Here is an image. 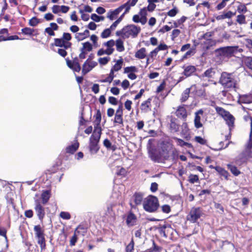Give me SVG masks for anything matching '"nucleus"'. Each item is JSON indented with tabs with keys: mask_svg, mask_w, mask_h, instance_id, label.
Returning <instances> with one entry per match:
<instances>
[{
	"mask_svg": "<svg viewBox=\"0 0 252 252\" xmlns=\"http://www.w3.org/2000/svg\"><path fill=\"white\" fill-rule=\"evenodd\" d=\"M223 119L226 121L230 129L233 127L234 126L235 118L232 114L229 113Z\"/></svg>",
	"mask_w": 252,
	"mask_h": 252,
	"instance_id": "nucleus-29",
	"label": "nucleus"
},
{
	"mask_svg": "<svg viewBox=\"0 0 252 252\" xmlns=\"http://www.w3.org/2000/svg\"><path fill=\"white\" fill-rule=\"evenodd\" d=\"M194 140L197 143H198L201 145H206L207 144V140L199 136H195L194 137Z\"/></svg>",
	"mask_w": 252,
	"mask_h": 252,
	"instance_id": "nucleus-60",
	"label": "nucleus"
},
{
	"mask_svg": "<svg viewBox=\"0 0 252 252\" xmlns=\"http://www.w3.org/2000/svg\"><path fill=\"white\" fill-rule=\"evenodd\" d=\"M102 134L100 128H96L89 138L88 149L91 155L96 154L100 149L99 142Z\"/></svg>",
	"mask_w": 252,
	"mask_h": 252,
	"instance_id": "nucleus-2",
	"label": "nucleus"
},
{
	"mask_svg": "<svg viewBox=\"0 0 252 252\" xmlns=\"http://www.w3.org/2000/svg\"><path fill=\"white\" fill-rule=\"evenodd\" d=\"M247 10V7L245 4H241L237 7V11L240 13H245Z\"/></svg>",
	"mask_w": 252,
	"mask_h": 252,
	"instance_id": "nucleus-61",
	"label": "nucleus"
},
{
	"mask_svg": "<svg viewBox=\"0 0 252 252\" xmlns=\"http://www.w3.org/2000/svg\"><path fill=\"white\" fill-rule=\"evenodd\" d=\"M133 202L130 201L129 203L131 210H138V206L143 205L144 201V194L140 192H135L132 197Z\"/></svg>",
	"mask_w": 252,
	"mask_h": 252,
	"instance_id": "nucleus-7",
	"label": "nucleus"
},
{
	"mask_svg": "<svg viewBox=\"0 0 252 252\" xmlns=\"http://www.w3.org/2000/svg\"><path fill=\"white\" fill-rule=\"evenodd\" d=\"M123 59L121 57L120 59L117 61L116 63L112 67L111 69L115 72L121 69L123 64Z\"/></svg>",
	"mask_w": 252,
	"mask_h": 252,
	"instance_id": "nucleus-35",
	"label": "nucleus"
},
{
	"mask_svg": "<svg viewBox=\"0 0 252 252\" xmlns=\"http://www.w3.org/2000/svg\"><path fill=\"white\" fill-rule=\"evenodd\" d=\"M134 242L133 239L132 238L130 243L126 246V252H133L134 251Z\"/></svg>",
	"mask_w": 252,
	"mask_h": 252,
	"instance_id": "nucleus-50",
	"label": "nucleus"
},
{
	"mask_svg": "<svg viewBox=\"0 0 252 252\" xmlns=\"http://www.w3.org/2000/svg\"><path fill=\"white\" fill-rule=\"evenodd\" d=\"M219 83L226 89L236 88L237 81L233 73L222 72L219 79Z\"/></svg>",
	"mask_w": 252,
	"mask_h": 252,
	"instance_id": "nucleus-4",
	"label": "nucleus"
},
{
	"mask_svg": "<svg viewBox=\"0 0 252 252\" xmlns=\"http://www.w3.org/2000/svg\"><path fill=\"white\" fill-rule=\"evenodd\" d=\"M152 99L149 98L147 100L143 101L140 105V109L144 113H148L151 111Z\"/></svg>",
	"mask_w": 252,
	"mask_h": 252,
	"instance_id": "nucleus-19",
	"label": "nucleus"
},
{
	"mask_svg": "<svg viewBox=\"0 0 252 252\" xmlns=\"http://www.w3.org/2000/svg\"><path fill=\"white\" fill-rule=\"evenodd\" d=\"M204 111L200 109L195 112V117L194 119V127L197 128H200L203 127V124L201 123V117L204 116Z\"/></svg>",
	"mask_w": 252,
	"mask_h": 252,
	"instance_id": "nucleus-11",
	"label": "nucleus"
},
{
	"mask_svg": "<svg viewBox=\"0 0 252 252\" xmlns=\"http://www.w3.org/2000/svg\"><path fill=\"white\" fill-rule=\"evenodd\" d=\"M215 170L220 176L223 177L226 180H228V177L230 176L229 173L224 168L220 166H216Z\"/></svg>",
	"mask_w": 252,
	"mask_h": 252,
	"instance_id": "nucleus-25",
	"label": "nucleus"
},
{
	"mask_svg": "<svg viewBox=\"0 0 252 252\" xmlns=\"http://www.w3.org/2000/svg\"><path fill=\"white\" fill-rule=\"evenodd\" d=\"M203 214L201 207H193L187 216V220L191 223H195Z\"/></svg>",
	"mask_w": 252,
	"mask_h": 252,
	"instance_id": "nucleus-6",
	"label": "nucleus"
},
{
	"mask_svg": "<svg viewBox=\"0 0 252 252\" xmlns=\"http://www.w3.org/2000/svg\"><path fill=\"white\" fill-rule=\"evenodd\" d=\"M36 237H39L45 236L44 230L40 224L36 225L33 227Z\"/></svg>",
	"mask_w": 252,
	"mask_h": 252,
	"instance_id": "nucleus-31",
	"label": "nucleus"
},
{
	"mask_svg": "<svg viewBox=\"0 0 252 252\" xmlns=\"http://www.w3.org/2000/svg\"><path fill=\"white\" fill-rule=\"evenodd\" d=\"M239 99L243 103H250L252 101V96L251 94L240 95Z\"/></svg>",
	"mask_w": 252,
	"mask_h": 252,
	"instance_id": "nucleus-34",
	"label": "nucleus"
},
{
	"mask_svg": "<svg viewBox=\"0 0 252 252\" xmlns=\"http://www.w3.org/2000/svg\"><path fill=\"white\" fill-rule=\"evenodd\" d=\"M240 156V160L246 162L249 158H252V151L245 148L241 153Z\"/></svg>",
	"mask_w": 252,
	"mask_h": 252,
	"instance_id": "nucleus-22",
	"label": "nucleus"
},
{
	"mask_svg": "<svg viewBox=\"0 0 252 252\" xmlns=\"http://www.w3.org/2000/svg\"><path fill=\"white\" fill-rule=\"evenodd\" d=\"M90 35V32L88 30H85L83 32H79L76 35V38L78 41H81L88 37Z\"/></svg>",
	"mask_w": 252,
	"mask_h": 252,
	"instance_id": "nucleus-33",
	"label": "nucleus"
},
{
	"mask_svg": "<svg viewBox=\"0 0 252 252\" xmlns=\"http://www.w3.org/2000/svg\"><path fill=\"white\" fill-rule=\"evenodd\" d=\"M175 115L179 119L186 121L188 116L185 105L183 104L178 107L175 112Z\"/></svg>",
	"mask_w": 252,
	"mask_h": 252,
	"instance_id": "nucleus-13",
	"label": "nucleus"
},
{
	"mask_svg": "<svg viewBox=\"0 0 252 252\" xmlns=\"http://www.w3.org/2000/svg\"><path fill=\"white\" fill-rule=\"evenodd\" d=\"M215 72L214 69L212 67L207 69L201 76L200 77H207L208 78H211L215 75Z\"/></svg>",
	"mask_w": 252,
	"mask_h": 252,
	"instance_id": "nucleus-38",
	"label": "nucleus"
},
{
	"mask_svg": "<svg viewBox=\"0 0 252 252\" xmlns=\"http://www.w3.org/2000/svg\"><path fill=\"white\" fill-rule=\"evenodd\" d=\"M94 117L95 118L94 123L95 124V126H94V129H95V128L96 129L99 128L102 130V128L100 126V122L101 121V114L100 111L99 110H97L96 111V113L95 115L94 116Z\"/></svg>",
	"mask_w": 252,
	"mask_h": 252,
	"instance_id": "nucleus-27",
	"label": "nucleus"
},
{
	"mask_svg": "<svg viewBox=\"0 0 252 252\" xmlns=\"http://www.w3.org/2000/svg\"><path fill=\"white\" fill-rule=\"evenodd\" d=\"M236 21L240 25L246 24V16L243 14L237 15Z\"/></svg>",
	"mask_w": 252,
	"mask_h": 252,
	"instance_id": "nucleus-51",
	"label": "nucleus"
},
{
	"mask_svg": "<svg viewBox=\"0 0 252 252\" xmlns=\"http://www.w3.org/2000/svg\"><path fill=\"white\" fill-rule=\"evenodd\" d=\"M181 33V31L179 29H174L172 31L171 34V38L172 41L177 37Z\"/></svg>",
	"mask_w": 252,
	"mask_h": 252,
	"instance_id": "nucleus-58",
	"label": "nucleus"
},
{
	"mask_svg": "<svg viewBox=\"0 0 252 252\" xmlns=\"http://www.w3.org/2000/svg\"><path fill=\"white\" fill-rule=\"evenodd\" d=\"M93 45L89 41L82 43V47L80 49L81 53L79 55V57L81 59H84L86 58V55L88 52L92 51Z\"/></svg>",
	"mask_w": 252,
	"mask_h": 252,
	"instance_id": "nucleus-12",
	"label": "nucleus"
},
{
	"mask_svg": "<svg viewBox=\"0 0 252 252\" xmlns=\"http://www.w3.org/2000/svg\"><path fill=\"white\" fill-rule=\"evenodd\" d=\"M138 71L137 68L135 66H127L124 68V73H135Z\"/></svg>",
	"mask_w": 252,
	"mask_h": 252,
	"instance_id": "nucleus-48",
	"label": "nucleus"
},
{
	"mask_svg": "<svg viewBox=\"0 0 252 252\" xmlns=\"http://www.w3.org/2000/svg\"><path fill=\"white\" fill-rule=\"evenodd\" d=\"M126 174L127 171L125 168L121 166H117V171L116 173V174L117 176L125 177L126 175Z\"/></svg>",
	"mask_w": 252,
	"mask_h": 252,
	"instance_id": "nucleus-46",
	"label": "nucleus"
},
{
	"mask_svg": "<svg viewBox=\"0 0 252 252\" xmlns=\"http://www.w3.org/2000/svg\"><path fill=\"white\" fill-rule=\"evenodd\" d=\"M226 166L228 169L230 171L234 176H237L241 174V171L235 165L232 164H227Z\"/></svg>",
	"mask_w": 252,
	"mask_h": 252,
	"instance_id": "nucleus-32",
	"label": "nucleus"
},
{
	"mask_svg": "<svg viewBox=\"0 0 252 252\" xmlns=\"http://www.w3.org/2000/svg\"><path fill=\"white\" fill-rule=\"evenodd\" d=\"M216 112L221 116H222L223 118L226 116L227 114L229 112L227 111H226L222 107L217 106L216 107Z\"/></svg>",
	"mask_w": 252,
	"mask_h": 252,
	"instance_id": "nucleus-45",
	"label": "nucleus"
},
{
	"mask_svg": "<svg viewBox=\"0 0 252 252\" xmlns=\"http://www.w3.org/2000/svg\"><path fill=\"white\" fill-rule=\"evenodd\" d=\"M235 15L236 12H233L231 11H228L225 13H223L222 14L216 16V19L217 20H221L226 18L230 19Z\"/></svg>",
	"mask_w": 252,
	"mask_h": 252,
	"instance_id": "nucleus-30",
	"label": "nucleus"
},
{
	"mask_svg": "<svg viewBox=\"0 0 252 252\" xmlns=\"http://www.w3.org/2000/svg\"><path fill=\"white\" fill-rule=\"evenodd\" d=\"M124 14H122L110 26L111 30H114L118 25L122 21L124 17Z\"/></svg>",
	"mask_w": 252,
	"mask_h": 252,
	"instance_id": "nucleus-52",
	"label": "nucleus"
},
{
	"mask_svg": "<svg viewBox=\"0 0 252 252\" xmlns=\"http://www.w3.org/2000/svg\"><path fill=\"white\" fill-rule=\"evenodd\" d=\"M159 207V201L156 196L149 195L144 198L143 208L146 212L150 213H155L157 211Z\"/></svg>",
	"mask_w": 252,
	"mask_h": 252,
	"instance_id": "nucleus-5",
	"label": "nucleus"
},
{
	"mask_svg": "<svg viewBox=\"0 0 252 252\" xmlns=\"http://www.w3.org/2000/svg\"><path fill=\"white\" fill-rule=\"evenodd\" d=\"M189 181L191 184H194L199 181V177L197 175L190 174L189 177Z\"/></svg>",
	"mask_w": 252,
	"mask_h": 252,
	"instance_id": "nucleus-56",
	"label": "nucleus"
},
{
	"mask_svg": "<svg viewBox=\"0 0 252 252\" xmlns=\"http://www.w3.org/2000/svg\"><path fill=\"white\" fill-rule=\"evenodd\" d=\"M72 43L70 42H64L62 38H55L54 43L52 45L57 47H63L65 49H68L71 47Z\"/></svg>",
	"mask_w": 252,
	"mask_h": 252,
	"instance_id": "nucleus-17",
	"label": "nucleus"
},
{
	"mask_svg": "<svg viewBox=\"0 0 252 252\" xmlns=\"http://www.w3.org/2000/svg\"><path fill=\"white\" fill-rule=\"evenodd\" d=\"M111 29L110 27L105 29L101 33V37L103 38H106L110 36L111 33Z\"/></svg>",
	"mask_w": 252,
	"mask_h": 252,
	"instance_id": "nucleus-54",
	"label": "nucleus"
},
{
	"mask_svg": "<svg viewBox=\"0 0 252 252\" xmlns=\"http://www.w3.org/2000/svg\"><path fill=\"white\" fill-rule=\"evenodd\" d=\"M36 238L37 239V243L39 245L41 250L44 251L46 247L45 236Z\"/></svg>",
	"mask_w": 252,
	"mask_h": 252,
	"instance_id": "nucleus-36",
	"label": "nucleus"
},
{
	"mask_svg": "<svg viewBox=\"0 0 252 252\" xmlns=\"http://www.w3.org/2000/svg\"><path fill=\"white\" fill-rule=\"evenodd\" d=\"M67 66L74 71L80 72L81 67L79 63V60L77 57L73 59V61H70L68 58L65 59Z\"/></svg>",
	"mask_w": 252,
	"mask_h": 252,
	"instance_id": "nucleus-10",
	"label": "nucleus"
},
{
	"mask_svg": "<svg viewBox=\"0 0 252 252\" xmlns=\"http://www.w3.org/2000/svg\"><path fill=\"white\" fill-rule=\"evenodd\" d=\"M117 50L119 52H123L125 50L123 41L120 39H117L116 41Z\"/></svg>",
	"mask_w": 252,
	"mask_h": 252,
	"instance_id": "nucleus-44",
	"label": "nucleus"
},
{
	"mask_svg": "<svg viewBox=\"0 0 252 252\" xmlns=\"http://www.w3.org/2000/svg\"><path fill=\"white\" fill-rule=\"evenodd\" d=\"M51 197V191L50 190H44L41 194V202L43 205L46 204Z\"/></svg>",
	"mask_w": 252,
	"mask_h": 252,
	"instance_id": "nucleus-26",
	"label": "nucleus"
},
{
	"mask_svg": "<svg viewBox=\"0 0 252 252\" xmlns=\"http://www.w3.org/2000/svg\"><path fill=\"white\" fill-rule=\"evenodd\" d=\"M89 62V59H87L83 65V68L82 69V73L83 75H85L88 73L89 71H90L94 67L97 65V63L95 62H91L88 63V65L89 66L88 69H86V66H87V63Z\"/></svg>",
	"mask_w": 252,
	"mask_h": 252,
	"instance_id": "nucleus-20",
	"label": "nucleus"
},
{
	"mask_svg": "<svg viewBox=\"0 0 252 252\" xmlns=\"http://www.w3.org/2000/svg\"><path fill=\"white\" fill-rule=\"evenodd\" d=\"M238 48V46H226L216 49L214 51L216 58L219 60L230 58L237 53Z\"/></svg>",
	"mask_w": 252,
	"mask_h": 252,
	"instance_id": "nucleus-3",
	"label": "nucleus"
},
{
	"mask_svg": "<svg viewBox=\"0 0 252 252\" xmlns=\"http://www.w3.org/2000/svg\"><path fill=\"white\" fill-rule=\"evenodd\" d=\"M41 202L40 198L34 199V210L37 218L41 222H42L45 216V209Z\"/></svg>",
	"mask_w": 252,
	"mask_h": 252,
	"instance_id": "nucleus-8",
	"label": "nucleus"
},
{
	"mask_svg": "<svg viewBox=\"0 0 252 252\" xmlns=\"http://www.w3.org/2000/svg\"><path fill=\"white\" fill-rule=\"evenodd\" d=\"M103 144L104 146L107 149H111L113 151H115L116 149V146L112 145L111 142L107 138H106L104 140Z\"/></svg>",
	"mask_w": 252,
	"mask_h": 252,
	"instance_id": "nucleus-41",
	"label": "nucleus"
},
{
	"mask_svg": "<svg viewBox=\"0 0 252 252\" xmlns=\"http://www.w3.org/2000/svg\"><path fill=\"white\" fill-rule=\"evenodd\" d=\"M60 217L63 220H69L71 218L70 214L67 212H61Z\"/></svg>",
	"mask_w": 252,
	"mask_h": 252,
	"instance_id": "nucleus-62",
	"label": "nucleus"
},
{
	"mask_svg": "<svg viewBox=\"0 0 252 252\" xmlns=\"http://www.w3.org/2000/svg\"><path fill=\"white\" fill-rule=\"evenodd\" d=\"M123 116L121 115L115 114L114 118V123L118 124H123Z\"/></svg>",
	"mask_w": 252,
	"mask_h": 252,
	"instance_id": "nucleus-59",
	"label": "nucleus"
},
{
	"mask_svg": "<svg viewBox=\"0 0 252 252\" xmlns=\"http://www.w3.org/2000/svg\"><path fill=\"white\" fill-rule=\"evenodd\" d=\"M129 2H130V0H129L126 2L125 3L121 5V6H120L119 7V8H121V11H122L123 9H124V8L125 9L124 12L122 14H124V16L125 15V14L127 13L129 11V10L130 9V7L132 6L129 4Z\"/></svg>",
	"mask_w": 252,
	"mask_h": 252,
	"instance_id": "nucleus-42",
	"label": "nucleus"
},
{
	"mask_svg": "<svg viewBox=\"0 0 252 252\" xmlns=\"http://www.w3.org/2000/svg\"><path fill=\"white\" fill-rule=\"evenodd\" d=\"M40 23L39 19L36 17H33L29 21V25L32 27L36 26Z\"/></svg>",
	"mask_w": 252,
	"mask_h": 252,
	"instance_id": "nucleus-53",
	"label": "nucleus"
},
{
	"mask_svg": "<svg viewBox=\"0 0 252 252\" xmlns=\"http://www.w3.org/2000/svg\"><path fill=\"white\" fill-rule=\"evenodd\" d=\"M181 127H182L181 134H182L183 135L187 134L189 132V128L188 127V124L186 122L183 123Z\"/></svg>",
	"mask_w": 252,
	"mask_h": 252,
	"instance_id": "nucleus-55",
	"label": "nucleus"
},
{
	"mask_svg": "<svg viewBox=\"0 0 252 252\" xmlns=\"http://www.w3.org/2000/svg\"><path fill=\"white\" fill-rule=\"evenodd\" d=\"M189 94L190 88H187L182 94L180 101L181 102H184L187 101L189 96Z\"/></svg>",
	"mask_w": 252,
	"mask_h": 252,
	"instance_id": "nucleus-40",
	"label": "nucleus"
},
{
	"mask_svg": "<svg viewBox=\"0 0 252 252\" xmlns=\"http://www.w3.org/2000/svg\"><path fill=\"white\" fill-rule=\"evenodd\" d=\"M79 146L80 143L78 141L77 138L76 137L74 141V143L65 148V153L67 154L73 155L78 150Z\"/></svg>",
	"mask_w": 252,
	"mask_h": 252,
	"instance_id": "nucleus-16",
	"label": "nucleus"
},
{
	"mask_svg": "<svg viewBox=\"0 0 252 252\" xmlns=\"http://www.w3.org/2000/svg\"><path fill=\"white\" fill-rule=\"evenodd\" d=\"M178 12V9L177 7H174L170 10L167 13V15L170 17H173L176 16Z\"/></svg>",
	"mask_w": 252,
	"mask_h": 252,
	"instance_id": "nucleus-63",
	"label": "nucleus"
},
{
	"mask_svg": "<svg viewBox=\"0 0 252 252\" xmlns=\"http://www.w3.org/2000/svg\"><path fill=\"white\" fill-rule=\"evenodd\" d=\"M173 139L177 142V145L178 146H180L182 147L185 146L188 148L192 147L191 144L186 142L180 138L177 137H174Z\"/></svg>",
	"mask_w": 252,
	"mask_h": 252,
	"instance_id": "nucleus-37",
	"label": "nucleus"
},
{
	"mask_svg": "<svg viewBox=\"0 0 252 252\" xmlns=\"http://www.w3.org/2000/svg\"><path fill=\"white\" fill-rule=\"evenodd\" d=\"M87 227L84 224H79L75 230V233L78 234L80 232L86 233L87 231Z\"/></svg>",
	"mask_w": 252,
	"mask_h": 252,
	"instance_id": "nucleus-47",
	"label": "nucleus"
},
{
	"mask_svg": "<svg viewBox=\"0 0 252 252\" xmlns=\"http://www.w3.org/2000/svg\"><path fill=\"white\" fill-rule=\"evenodd\" d=\"M21 33L24 35L29 36H36L39 34L38 29H32L29 27L22 29Z\"/></svg>",
	"mask_w": 252,
	"mask_h": 252,
	"instance_id": "nucleus-21",
	"label": "nucleus"
},
{
	"mask_svg": "<svg viewBox=\"0 0 252 252\" xmlns=\"http://www.w3.org/2000/svg\"><path fill=\"white\" fill-rule=\"evenodd\" d=\"M141 30L140 27L134 24H130L124 26L121 30L117 31L116 34L124 39L129 37L135 38L138 36Z\"/></svg>",
	"mask_w": 252,
	"mask_h": 252,
	"instance_id": "nucleus-1",
	"label": "nucleus"
},
{
	"mask_svg": "<svg viewBox=\"0 0 252 252\" xmlns=\"http://www.w3.org/2000/svg\"><path fill=\"white\" fill-rule=\"evenodd\" d=\"M110 58L108 57L100 58L98 59V62L100 64L105 65L109 62V61H110Z\"/></svg>",
	"mask_w": 252,
	"mask_h": 252,
	"instance_id": "nucleus-64",
	"label": "nucleus"
},
{
	"mask_svg": "<svg viewBox=\"0 0 252 252\" xmlns=\"http://www.w3.org/2000/svg\"><path fill=\"white\" fill-rule=\"evenodd\" d=\"M61 161H60L59 164H54L50 168L46 171V174L51 175L56 173L59 170V166L61 165Z\"/></svg>",
	"mask_w": 252,
	"mask_h": 252,
	"instance_id": "nucleus-39",
	"label": "nucleus"
},
{
	"mask_svg": "<svg viewBox=\"0 0 252 252\" xmlns=\"http://www.w3.org/2000/svg\"><path fill=\"white\" fill-rule=\"evenodd\" d=\"M144 20V18L140 17L139 15L138 14L133 15L132 17V21L134 23H141L142 25H145L146 23V22Z\"/></svg>",
	"mask_w": 252,
	"mask_h": 252,
	"instance_id": "nucleus-49",
	"label": "nucleus"
},
{
	"mask_svg": "<svg viewBox=\"0 0 252 252\" xmlns=\"http://www.w3.org/2000/svg\"><path fill=\"white\" fill-rule=\"evenodd\" d=\"M147 56V50L145 47H142L138 50L134 55L135 58L139 60L144 59Z\"/></svg>",
	"mask_w": 252,
	"mask_h": 252,
	"instance_id": "nucleus-24",
	"label": "nucleus"
},
{
	"mask_svg": "<svg viewBox=\"0 0 252 252\" xmlns=\"http://www.w3.org/2000/svg\"><path fill=\"white\" fill-rule=\"evenodd\" d=\"M161 248L156 244L155 242L153 241V246L145 250L144 252H159Z\"/></svg>",
	"mask_w": 252,
	"mask_h": 252,
	"instance_id": "nucleus-43",
	"label": "nucleus"
},
{
	"mask_svg": "<svg viewBox=\"0 0 252 252\" xmlns=\"http://www.w3.org/2000/svg\"><path fill=\"white\" fill-rule=\"evenodd\" d=\"M121 8L118 7L117 8L114 10H110L107 12L106 17L108 18L110 20L113 21L117 18V16L121 12Z\"/></svg>",
	"mask_w": 252,
	"mask_h": 252,
	"instance_id": "nucleus-23",
	"label": "nucleus"
},
{
	"mask_svg": "<svg viewBox=\"0 0 252 252\" xmlns=\"http://www.w3.org/2000/svg\"><path fill=\"white\" fill-rule=\"evenodd\" d=\"M157 229L160 235L165 238H167L173 234V228L169 224H164L163 225L159 224Z\"/></svg>",
	"mask_w": 252,
	"mask_h": 252,
	"instance_id": "nucleus-9",
	"label": "nucleus"
},
{
	"mask_svg": "<svg viewBox=\"0 0 252 252\" xmlns=\"http://www.w3.org/2000/svg\"><path fill=\"white\" fill-rule=\"evenodd\" d=\"M182 68L184 71L182 73L186 77H189L194 75L196 71V67L192 65H183Z\"/></svg>",
	"mask_w": 252,
	"mask_h": 252,
	"instance_id": "nucleus-15",
	"label": "nucleus"
},
{
	"mask_svg": "<svg viewBox=\"0 0 252 252\" xmlns=\"http://www.w3.org/2000/svg\"><path fill=\"white\" fill-rule=\"evenodd\" d=\"M169 128L171 131L178 132L179 130V125L178 123V120L172 116L170 117Z\"/></svg>",
	"mask_w": 252,
	"mask_h": 252,
	"instance_id": "nucleus-18",
	"label": "nucleus"
},
{
	"mask_svg": "<svg viewBox=\"0 0 252 252\" xmlns=\"http://www.w3.org/2000/svg\"><path fill=\"white\" fill-rule=\"evenodd\" d=\"M132 210L131 209H130L126 219V224L128 227L136 225L137 220V217L133 213Z\"/></svg>",
	"mask_w": 252,
	"mask_h": 252,
	"instance_id": "nucleus-14",
	"label": "nucleus"
},
{
	"mask_svg": "<svg viewBox=\"0 0 252 252\" xmlns=\"http://www.w3.org/2000/svg\"><path fill=\"white\" fill-rule=\"evenodd\" d=\"M246 65L250 69L252 70V57H247L244 60Z\"/></svg>",
	"mask_w": 252,
	"mask_h": 252,
	"instance_id": "nucleus-57",
	"label": "nucleus"
},
{
	"mask_svg": "<svg viewBox=\"0 0 252 252\" xmlns=\"http://www.w3.org/2000/svg\"><path fill=\"white\" fill-rule=\"evenodd\" d=\"M216 41L213 39H207L203 41L202 45L203 48L206 50L210 49L211 47L214 46L216 44Z\"/></svg>",
	"mask_w": 252,
	"mask_h": 252,
	"instance_id": "nucleus-28",
	"label": "nucleus"
}]
</instances>
